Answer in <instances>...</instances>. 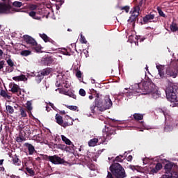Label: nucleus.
<instances>
[{
    "label": "nucleus",
    "instance_id": "nucleus-1",
    "mask_svg": "<svg viewBox=\"0 0 178 178\" xmlns=\"http://www.w3.org/2000/svg\"><path fill=\"white\" fill-rule=\"evenodd\" d=\"M96 97L97 98L95 99V104L100 112H104L112 106V100H111L109 97H106L103 102L99 99V93H96Z\"/></svg>",
    "mask_w": 178,
    "mask_h": 178
},
{
    "label": "nucleus",
    "instance_id": "nucleus-2",
    "mask_svg": "<svg viewBox=\"0 0 178 178\" xmlns=\"http://www.w3.org/2000/svg\"><path fill=\"white\" fill-rule=\"evenodd\" d=\"M110 171L115 178H126V170L119 163H113L109 168Z\"/></svg>",
    "mask_w": 178,
    "mask_h": 178
},
{
    "label": "nucleus",
    "instance_id": "nucleus-3",
    "mask_svg": "<svg viewBox=\"0 0 178 178\" xmlns=\"http://www.w3.org/2000/svg\"><path fill=\"white\" fill-rule=\"evenodd\" d=\"M165 94L170 102H177V86L170 85L168 86Z\"/></svg>",
    "mask_w": 178,
    "mask_h": 178
},
{
    "label": "nucleus",
    "instance_id": "nucleus-4",
    "mask_svg": "<svg viewBox=\"0 0 178 178\" xmlns=\"http://www.w3.org/2000/svg\"><path fill=\"white\" fill-rule=\"evenodd\" d=\"M24 41L28 44V45H30L33 49H35L37 52H40L41 51V44H38L37 43V41H35V39L33 38V37L29 35H24L23 36Z\"/></svg>",
    "mask_w": 178,
    "mask_h": 178
},
{
    "label": "nucleus",
    "instance_id": "nucleus-5",
    "mask_svg": "<svg viewBox=\"0 0 178 178\" xmlns=\"http://www.w3.org/2000/svg\"><path fill=\"white\" fill-rule=\"evenodd\" d=\"M42 156V159L51 162V163H54V165H62V163H65V160L58 155L48 156L43 154Z\"/></svg>",
    "mask_w": 178,
    "mask_h": 178
},
{
    "label": "nucleus",
    "instance_id": "nucleus-6",
    "mask_svg": "<svg viewBox=\"0 0 178 178\" xmlns=\"http://www.w3.org/2000/svg\"><path fill=\"white\" fill-rule=\"evenodd\" d=\"M178 76V68L170 67L167 68L165 77H172V79H176Z\"/></svg>",
    "mask_w": 178,
    "mask_h": 178
},
{
    "label": "nucleus",
    "instance_id": "nucleus-7",
    "mask_svg": "<svg viewBox=\"0 0 178 178\" xmlns=\"http://www.w3.org/2000/svg\"><path fill=\"white\" fill-rule=\"evenodd\" d=\"M106 136L104 135L106 141H109V140L112 139V135L116 134V127H110L107 129L106 131Z\"/></svg>",
    "mask_w": 178,
    "mask_h": 178
},
{
    "label": "nucleus",
    "instance_id": "nucleus-8",
    "mask_svg": "<svg viewBox=\"0 0 178 178\" xmlns=\"http://www.w3.org/2000/svg\"><path fill=\"white\" fill-rule=\"evenodd\" d=\"M12 6L5 3H0V15L10 13Z\"/></svg>",
    "mask_w": 178,
    "mask_h": 178
},
{
    "label": "nucleus",
    "instance_id": "nucleus-9",
    "mask_svg": "<svg viewBox=\"0 0 178 178\" xmlns=\"http://www.w3.org/2000/svg\"><path fill=\"white\" fill-rule=\"evenodd\" d=\"M155 16H156V11L151 12L149 15H146L143 17L144 24H148L149 22H151V20H154V19H155Z\"/></svg>",
    "mask_w": 178,
    "mask_h": 178
},
{
    "label": "nucleus",
    "instance_id": "nucleus-10",
    "mask_svg": "<svg viewBox=\"0 0 178 178\" xmlns=\"http://www.w3.org/2000/svg\"><path fill=\"white\" fill-rule=\"evenodd\" d=\"M138 16H140V13L138 11H136V10H133L131 11V16L129 17L128 19L129 23H136V20L138 18Z\"/></svg>",
    "mask_w": 178,
    "mask_h": 178
},
{
    "label": "nucleus",
    "instance_id": "nucleus-11",
    "mask_svg": "<svg viewBox=\"0 0 178 178\" xmlns=\"http://www.w3.org/2000/svg\"><path fill=\"white\" fill-rule=\"evenodd\" d=\"M141 83H136L133 86H131V88L134 89H130L127 93L129 94V97L133 95L134 94H136V92H141L140 90L141 88Z\"/></svg>",
    "mask_w": 178,
    "mask_h": 178
},
{
    "label": "nucleus",
    "instance_id": "nucleus-12",
    "mask_svg": "<svg viewBox=\"0 0 178 178\" xmlns=\"http://www.w3.org/2000/svg\"><path fill=\"white\" fill-rule=\"evenodd\" d=\"M161 178H178V167L174 168L170 175H164Z\"/></svg>",
    "mask_w": 178,
    "mask_h": 178
},
{
    "label": "nucleus",
    "instance_id": "nucleus-13",
    "mask_svg": "<svg viewBox=\"0 0 178 178\" xmlns=\"http://www.w3.org/2000/svg\"><path fill=\"white\" fill-rule=\"evenodd\" d=\"M175 168H178L177 167H174L173 168V164L172 163H168L167 164H165L164 169H165V173H166V175H169V173H172V171Z\"/></svg>",
    "mask_w": 178,
    "mask_h": 178
},
{
    "label": "nucleus",
    "instance_id": "nucleus-14",
    "mask_svg": "<svg viewBox=\"0 0 178 178\" xmlns=\"http://www.w3.org/2000/svg\"><path fill=\"white\" fill-rule=\"evenodd\" d=\"M10 90L11 92H13V94H16V92H19V94H20V87L15 84V83H13V84H11L10 85Z\"/></svg>",
    "mask_w": 178,
    "mask_h": 178
},
{
    "label": "nucleus",
    "instance_id": "nucleus-15",
    "mask_svg": "<svg viewBox=\"0 0 178 178\" xmlns=\"http://www.w3.org/2000/svg\"><path fill=\"white\" fill-rule=\"evenodd\" d=\"M42 62L45 66H49L54 62V58L51 56L43 58Z\"/></svg>",
    "mask_w": 178,
    "mask_h": 178
},
{
    "label": "nucleus",
    "instance_id": "nucleus-16",
    "mask_svg": "<svg viewBox=\"0 0 178 178\" xmlns=\"http://www.w3.org/2000/svg\"><path fill=\"white\" fill-rule=\"evenodd\" d=\"M25 147L28 148V151L29 152V155H33L34 152H35V147L34 146L29 143H25Z\"/></svg>",
    "mask_w": 178,
    "mask_h": 178
},
{
    "label": "nucleus",
    "instance_id": "nucleus-17",
    "mask_svg": "<svg viewBox=\"0 0 178 178\" xmlns=\"http://www.w3.org/2000/svg\"><path fill=\"white\" fill-rule=\"evenodd\" d=\"M20 133H22L24 137H26V136H30V127L25 126L22 127L20 130Z\"/></svg>",
    "mask_w": 178,
    "mask_h": 178
},
{
    "label": "nucleus",
    "instance_id": "nucleus-18",
    "mask_svg": "<svg viewBox=\"0 0 178 178\" xmlns=\"http://www.w3.org/2000/svg\"><path fill=\"white\" fill-rule=\"evenodd\" d=\"M10 158L13 159V163L14 165H16L17 166H20V163H22V161H20V159H19V157L17 155H14V156H10Z\"/></svg>",
    "mask_w": 178,
    "mask_h": 178
},
{
    "label": "nucleus",
    "instance_id": "nucleus-19",
    "mask_svg": "<svg viewBox=\"0 0 178 178\" xmlns=\"http://www.w3.org/2000/svg\"><path fill=\"white\" fill-rule=\"evenodd\" d=\"M52 72V68L51 67H47L45 69H43L40 72V74L44 77V76H48L49 74Z\"/></svg>",
    "mask_w": 178,
    "mask_h": 178
},
{
    "label": "nucleus",
    "instance_id": "nucleus-20",
    "mask_svg": "<svg viewBox=\"0 0 178 178\" xmlns=\"http://www.w3.org/2000/svg\"><path fill=\"white\" fill-rule=\"evenodd\" d=\"M13 80L15 81H24L25 80H27V78L26 77V75L21 74L19 76L13 77Z\"/></svg>",
    "mask_w": 178,
    "mask_h": 178
},
{
    "label": "nucleus",
    "instance_id": "nucleus-21",
    "mask_svg": "<svg viewBox=\"0 0 178 178\" xmlns=\"http://www.w3.org/2000/svg\"><path fill=\"white\" fill-rule=\"evenodd\" d=\"M144 115L141 113H134L133 115V118L134 120H136V122H140V120H143L144 119Z\"/></svg>",
    "mask_w": 178,
    "mask_h": 178
},
{
    "label": "nucleus",
    "instance_id": "nucleus-22",
    "mask_svg": "<svg viewBox=\"0 0 178 178\" xmlns=\"http://www.w3.org/2000/svg\"><path fill=\"white\" fill-rule=\"evenodd\" d=\"M156 69L158 70L159 74L161 79H165V72H163V68L162 65H156Z\"/></svg>",
    "mask_w": 178,
    "mask_h": 178
},
{
    "label": "nucleus",
    "instance_id": "nucleus-23",
    "mask_svg": "<svg viewBox=\"0 0 178 178\" xmlns=\"http://www.w3.org/2000/svg\"><path fill=\"white\" fill-rule=\"evenodd\" d=\"M145 3V0H140L138 5L134 8V10L140 13V9H141V6Z\"/></svg>",
    "mask_w": 178,
    "mask_h": 178
},
{
    "label": "nucleus",
    "instance_id": "nucleus-24",
    "mask_svg": "<svg viewBox=\"0 0 178 178\" xmlns=\"http://www.w3.org/2000/svg\"><path fill=\"white\" fill-rule=\"evenodd\" d=\"M151 95L152 98H154V99H157V98H159V97H161V92H159L158 90L152 91Z\"/></svg>",
    "mask_w": 178,
    "mask_h": 178
},
{
    "label": "nucleus",
    "instance_id": "nucleus-25",
    "mask_svg": "<svg viewBox=\"0 0 178 178\" xmlns=\"http://www.w3.org/2000/svg\"><path fill=\"white\" fill-rule=\"evenodd\" d=\"M62 140L67 144V145H72V147H74V145L69 140V138H66V136L62 135L61 136Z\"/></svg>",
    "mask_w": 178,
    "mask_h": 178
},
{
    "label": "nucleus",
    "instance_id": "nucleus-26",
    "mask_svg": "<svg viewBox=\"0 0 178 178\" xmlns=\"http://www.w3.org/2000/svg\"><path fill=\"white\" fill-rule=\"evenodd\" d=\"M170 29L172 33H176V31H178L177 24L172 22V24L170 25Z\"/></svg>",
    "mask_w": 178,
    "mask_h": 178
},
{
    "label": "nucleus",
    "instance_id": "nucleus-27",
    "mask_svg": "<svg viewBox=\"0 0 178 178\" xmlns=\"http://www.w3.org/2000/svg\"><path fill=\"white\" fill-rule=\"evenodd\" d=\"M6 113L10 115H13V113H14L15 112V109L10 105L6 106Z\"/></svg>",
    "mask_w": 178,
    "mask_h": 178
},
{
    "label": "nucleus",
    "instance_id": "nucleus-28",
    "mask_svg": "<svg viewBox=\"0 0 178 178\" xmlns=\"http://www.w3.org/2000/svg\"><path fill=\"white\" fill-rule=\"evenodd\" d=\"M97 143H98V138H94L89 140L88 145L89 147H95Z\"/></svg>",
    "mask_w": 178,
    "mask_h": 178
},
{
    "label": "nucleus",
    "instance_id": "nucleus-29",
    "mask_svg": "<svg viewBox=\"0 0 178 178\" xmlns=\"http://www.w3.org/2000/svg\"><path fill=\"white\" fill-rule=\"evenodd\" d=\"M26 140V138H24L23 133L19 132V136L16 138L17 143H23V141Z\"/></svg>",
    "mask_w": 178,
    "mask_h": 178
},
{
    "label": "nucleus",
    "instance_id": "nucleus-30",
    "mask_svg": "<svg viewBox=\"0 0 178 178\" xmlns=\"http://www.w3.org/2000/svg\"><path fill=\"white\" fill-rule=\"evenodd\" d=\"M56 123H58V124L60 126L63 124V118H62V116H60L59 114L56 115Z\"/></svg>",
    "mask_w": 178,
    "mask_h": 178
},
{
    "label": "nucleus",
    "instance_id": "nucleus-31",
    "mask_svg": "<svg viewBox=\"0 0 178 178\" xmlns=\"http://www.w3.org/2000/svg\"><path fill=\"white\" fill-rule=\"evenodd\" d=\"M141 90H142V91H143V90H145V91H146V92H149L151 91L149 86H148V83H147V82H144L143 83V88Z\"/></svg>",
    "mask_w": 178,
    "mask_h": 178
},
{
    "label": "nucleus",
    "instance_id": "nucleus-32",
    "mask_svg": "<svg viewBox=\"0 0 178 178\" xmlns=\"http://www.w3.org/2000/svg\"><path fill=\"white\" fill-rule=\"evenodd\" d=\"M123 155L117 156L113 161V163H118V162H123Z\"/></svg>",
    "mask_w": 178,
    "mask_h": 178
},
{
    "label": "nucleus",
    "instance_id": "nucleus-33",
    "mask_svg": "<svg viewBox=\"0 0 178 178\" xmlns=\"http://www.w3.org/2000/svg\"><path fill=\"white\" fill-rule=\"evenodd\" d=\"M19 112L22 118H27V113H26V108L20 107Z\"/></svg>",
    "mask_w": 178,
    "mask_h": 178
},
{
    "label": "nucleus",
    "instance_id": "nucleus-34",
    "mask_svg": "<svg viewBox=\"0 0 178 178\" xmlns=\"http://www.w3.org/2000/svg\"><path fill=\"white\" fill-rule=\"evenodd\" d=\"M20 55H22V56H29V55H31V51H30V50H22L20 52Z\"/></svg>",
    "mask_w": 178,
    "mask_h": 178
},
{
    "label": "nucleus",
    "instance_id": "nucleus-35",
    "mask_svg": "<svg viewBox=\"0 0 178 178\" xmlns=\"http://www.w3.org/2000/svg\"><path fill=\"white\" fill-rule=\"evenodd\" d=\"M54 148L63 150V149H66V148H67V146L62 144H59V145L55 144Z\"/></svg>",
    "mask_w": 178,
    "mask_h": 178
},
{
    "label": "nucleus",
    "instance_id": "nucleus-36",
    "mask_svg": "<svg viewBox=\"0 0 178 178\" xmlns=\"http://www.w3.org/2000/svg\"><path fill=\"white\" fill-rule=\"evenodd\" d=\"M40 37L43 40V41H44V42H48V41L49 40V37H48V35H47V34L43 33V34H39Z\"/></svg>",
    "mask_w": 178,
    "mask_h": 178
},
{
    "label": "nucleus",
    "instance_id": "nucleus-37",
    "mask_svg": "<svg viewBox=\"0 0 178 178\" xmlns=\"http://www.w3.org/2000/svg\"><path fill=\"white\" fill-rule=\"evenodd\" d=\"M13 6H15V8H22V6H23V3L15 1L13 3Z\"/></svg>",
    "mask_w": 178,
    "mask_h": 178
},
{
    "label": "nucleus",
    "instance_id": "nucleus-38",
    "mask_svg": "<svg viewBox=\"0 0 178 178\" xmlns=\"http://www.w3.org/2000/svg\"><path fill=\"white\" fill-rule=\"evenodd\" d=\"M157 11H158L159 16H161V17H165V18L167 17L165 13H163V11L161 8V7H157Z\"/></svg>",
    "mask_w": 178,
    "mask_h": 178
},
{
    "label": "nucleus",
    "instance_id": "nucleus-39",
    "mask_svg": "<svg viewBox=\"0 0 178 178\" xmlns=\"http://www.w3.org/2000/svg\"><path fill=\"white\" fill-rule=\"evenodd\" d=\"M42 79H44V76L41 74H38L35 76L36 83H38V84H40V82L42 81Z\"/></svg>",
    "mask_w": 178,
    "mask_h": 178
},
{
    "label": "nucleus",
    "instance_id": "nucleus-40",
    "mask_svg": "<svg viewBox=\"0 0 178 178\" xmlns=\"http://www.w3.org/2000/svg\"><path fill=\"white\" fill-rule=\"evenodd\" d=\"M0 95L1 97H3V98H10V96L8 95V93L4 90H1Z\"/></svg>",
    "mask_w": 178,
    "mask_h": 178
},
{
    "label": "nucleus",
    "instance_id": "nucleus-41",
    "mask_svg": "<svg viewBox=\"0 0 178 178\" xmlns=\"http://www.w3.org/2000/svg\"><path fill=\"white\" fill-rule=\"evenodd\" d=\"M172 130H173V127L170 125H165L164 127V131H165V133H169L172 131Z\"/></svg>",
    "mask_w": 178,
    "mask_h": 178
},
{
    "label": "nucleus",
    "instance_id": "nucleus-42",
    "mask_svg": "<svg viewBox=\"0 0 178 178\" xmlns=\"http://www.w3.org/2000/svg\"><path fill=\"white\" fill-rule=\"evenodd\" d=\"M26 109L28 111V113H30L31 111H33V106H31V103L29 101L26 102Z\"/></svg>",
    "mask_w": 178,
    "mask_h": 178
},
{
    "label": "nucleus",
    "instance_id": "nucleus-43",
    "mask_svg": "<svg viewBox=\"0 0 178 178\" xmlns=\"http://www.w3.org/2000/svg\"><path fill=\"white\" fill-rule=\"evenodd\" d=\"M120 9H121V10H124L126 13H129V10H130V7L128 6H125L124 7H120Z\"/></svg>",
    "mask_w": 178,
    "mask_h": 178
},
{
    "label": "nucleus",
    "instance_id": "nucleus-44",
    "mask_svg": "<svg viewBox=\"0 0 178 178\" xmlns=\"http://www.w3.org/2000/svg\"><path fill=\"white\" fill-rule=\"evenodd\" d=\"M73 124V121L71 122V123H69L68 122H63V124H61L60 126H62L63 127H67V126H72Z\"/></svg>",
    "mask_w": 178,
    "mask_h": 178
},
{
    "label": "nucleus",
    "instance_id": "nucleus-45",
    "mask_svg": "<svg viewBox=\"0 0 178 178\" xmlns=\"http://www.w3.org/2000/svg\"><path fill=\"white\" fill-rule=\"evenodd\" d=\"M7 64L8 65V66H10V67H13V66H15V63H13V61L10 58L7 60Z\"/></svg>",
    "mask_w": 178,
    "mask_h": 178
},
{
    "label": "nucleus",
    "instance_id": "nucleus-46",
    "mask_svg": "<svg viewBox=\"0 0 178 178\" xmlns=\"http://www.w3.org/2000/svg\"><path fill=\"white\" fill-rule=\"evenodd\" d=\"M97 108L96 104H93L92 106H90V112L91 113H95V108Z\"/></svg>",
    "mask_w": 178,
    "mask_h": 178
},
{
    "label": "nucleus",
    "instance_id": "nucleus-47",
    "mask_svg": "<svg viewBox=\"0 0 178 178\" xmlns=\"http://www.w3.org/2000/svg\"><path fill=\"white\" fill-rule=\"evenodd\" d=\"M26 171L28 172V173H29V175H31V176H34L35 172L34 170H33V169L26 168Z\"/></svg>",
    "mask_w": 178,
    "mask_h": 178
},
{
    "label": "nucleus",
    "instance_id": "nucleus-48",
    "mask_svg": "<svg viewBox=\"0 0 178 178\" xmlns=\"http://www.w3.org/2000/svg\"><path fill=\"white\" fill-rule=\"evenodd\" d=\"M154 168L157 170V171L159 172V170H161V169H162V163H158L155 165Z\"/></svg>",
    "mask_w": 178,
    "mask_h": 178
},
{
    "label": "nucleus",
    "instance_id": "nucleus-49",
    "mask_svg": "<svg viewBox=\"0 0 178 178\" xmlns=\"http://www.w3.org/2000/svg\"><path fill=\"white\" fill-rule=\"evenodd\" d=\"M86 90L84 89H80L79 90V95H81V97H86Z\"/></svg>",
    "mask_w": 178,
    "mask_h": 178
},
{
    "label": "nucleus",
    "instance_id": "nucleus-50",
    "mask_svg": "<svg viewBox=\"0 0 178 178\" xmlns=\"http://www.w3.org/2000/svg\"><path fill=\"white\" fill-rule=\"evenodd\" d=\"M81 44L87 43V40H86V37H84L83 35H81Z\"/></svg>",
    "mask_w": 178,
    "mask_h": 178
},
{
    "label": "nucleus",
    "instance_id": "nucleus-51",
    "mask_svg": "<svg viewBox=\"0 0 178 178\" xmlns=\"http://www.w3.org/2000/svg\"><path fill=\"white\" fill-rule=\"evenodd\" d=\"M88 168L90 169V170H96V168H95V165L94 164H89L88 165Z\"/></svg>",
    "mask_w": 178,
    "mask_h": 178
},
{
    "label": "nucleus",
    "instance_id": "nucleus-52",
    "mask_svg": "<svg viewBox=\"0 0 178 178\" xmlns=\"http://www.w3.org/2000/svg\"><path fill=\"white\" fill-rule=\"evenodd\" d=\"M37 8H38L37 5H35V4H31L29 6V9H31V10H35Z\"/></svg>",
    "mask_w": 178,
    "mask_h": 178
},
{
    "label": "nucleus",
    "instance_id": "nucleus-53",
    "mask_svg": "<svg viewBox=\"0 0 178 178\" xmlns=\"http://www.w3.org/2000/svg\"><path fill=\"white\" fill-rule=\"evenodd\" d=\"M81 76H82L81 71L80 70L76 71V76L77 77V79H81Z\"/></svg>",
    "mask_w": 178,
    "mask_h": 178
},
{
    "label": "nucleus",
    "instance_id": "nucleus-54",
    "mask_svg": "<svg viewBox=\"0 0 178 178\" xmlns=\"http://www.w3.org/2000/svg\"><path fill=\"white\" fill-rule=\"evenodd\" d=\"M67 108H68V109H70V111L77 110V107L76 106H67Z\"/></svg>",
    "mask_w": 178,
    "mask_h": 178
},
{
    "label": "nucleus",
    "instance_id": "nucleus-55",
    "mask_svg": "<svg viewBox=\"0 0 178 178\" xmlns=\"http://www.w3.org/2000/svg\"><path fill=\"white\" fill-rule=\"evenodd\" d=\"M35 15H36L35 11H31L29 13V16H31V17H33V19H35Z\"/></svg>",
    "mask_w": 178,
    "mask_h": 178
},
{
    "label": "nucleus",
    "instance_id": "nucleus-56",
    "mask_svg": "<svg viewBox=\"0 0 178 178\" xmlns=\"http://www.w3.org/2000/svg\"><path fill=\"white\" fill-rule=\"evenodd\" d=\"M158 170L154 167L150 170V175H154V173H158Z\"/></svg>",
    "mask_w": 178,
    "mask_h": 178
},
{
    "label": "nucleus",
    "instance_id": "nucleus-57",
    "mask_svg": "<svg viewBox=\"0 0 178 178\" xmlns=\"http://www.w3.org/2000/svg\"><path fill=\"white\" fill-rule=\"evenodd\" d=\"M65 95H69L70 97H71V98H74V99H76V95L73 94V93H70V95L67 94V92H65Z\"/></svg>",
    "mask_w": 178,
    "mask_h": 178
},
{
    "label": "nucleus",
    "instance_id": "nucleus-58",
    "mask_svg": "<svg viewBox=\"0 0 178 178\" xmlns=\"http://www.w3.org/2000/svg\"><path fill=\"white\" fill-rule=\"evenodd\" d=\"M4 65H5V61L4 60L0 61V70H2V69H3Z\"/></svg>",
    "mask_w": 178,
    "mask_h": 178
},
{
    "label": "nucleus",
    "instance_id": "nucleus-59",
    "mask_svg": "<svg viewBox=\"0 0 178 178\" xmlns=\"http://www.w3.org/2000/svg\"><path fill=\"white\" fill-rule=\"evenodd\" d=\"M113 174L109 171H108L107 178H115L113 177Z\"/></svg>",
    "mask_w": 178,
    "mask_h": 178
},
{
    "label": "nucleus",
    "instance_id": "nucleus-60",
    "mask_svg": "<svg viewBox=\"0 0 178 178\" xmlns=\"http://www.w3.org/2000/svg\"><path fill=\"white\" fill-rule=\"evenodd\" d=\"M132 160H133V156L131 155L128 156V157L127 158V161H128V162H131Z\"/></svg>",
    "mask_w": 178,
    "mask_h": 178
},
{
    "label": "nucleus",
    "instance_id": "nucleus-61",
    "mask_svg": "<svg viewBox=\"0 0 178 178\" xmlns=\"http://www.w3.org/2000/svg\"><path fill=\"white\" fill-rule=\"evenodd\" d=\"M48 42H51V44H53V45H55V44H56V42H55V41H54L51 38H49Z\"/></svg>",
    "mask_w": 178,
    "mask_h": 178
},
{
    "label": "nucleus",
    "instance_id": "nucleus-62",
    "mask_svg": "<svg viewBox=\"0 0 178 178\" xmlns=\"http://www.w3.org/2000/svg\"><path fill=\"white\" fill-rule=\"evenodd\" d=\"M160 112L164 115V116H166V110L161 109Z\"/></svg>",
    "mask_w": 178,
    "mask_h": 178
},
{
    "label": "nucleus",
    "instance_id": "nucleus-63",
    "mask_svg": "<svg viewBox=\"0 0 178 178\" xmlns=\"http://www.w3.org/2000/svg\"><path fill=\"white\" fill-rule=\"evenodd\" d=\"M13 71V67H10V69L7 70V72H8V73H11V72Z\"/></svg>",
    "mask_w": 178,
    "mask_h": 178
},
{
    "label": "nucleus",
    "instance_id": "nucleus-64",
    "mask_svg": "<svg viewBox=\"0 0 178 178\" xmlns=\"http://www.w3.org/2000/svg\"><path fill=\"white\" fill-rule=\"evenodd\" d=\"M130 169H131L132 170H134V169H136V167L134 165H129Z\"/></svg>",
    "mask_w": 178,
    "mask_h": 178
}]
</instances>
